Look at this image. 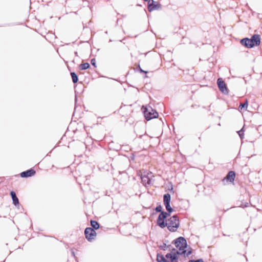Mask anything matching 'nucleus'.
I'll list each match as a JSON object with an SVG mask.
<instances>
[{
  "label": "nucleus",
  "mask_w": 262,
  "mask_h": 262,
  "mask_svg": "<svg viewBox=\"0 0 262 262\" xmlns=\"http://www.w3.org/2000/svg\"><path fill=\"white\" fill-rule=\"evenodd\" d=\"M145 1H147L148 0H144Z\"/></svg>",
  "instance_id": "2f4dec72"
},
{
  "label": "nucleus",
  "mask_w": 262,
  "mask_h": 262,
  "mask_svg": "<svg viewBox=\"0 0 262 262\" xmlns=\"http://www.w3.org/2000/svg\"><path fill=\"white\" fill-rule=\"evenodd\" d=\"M248 106V102L247 101H246V102H245L244 103H242L239 105V107L240 108V109L241 110H242L243 108H244L245 107H247Z\"/></svg>",
  "instance_id": "4be33fe9"
},
{
  "label": "nucleus",
  "mask_w": 262,
  "mask_h": 262,
  "mask_svg": "<svg viewBox=\"0 0 262 262\" xmlns=\"http://www.w3.org/2000/svg\"><path fill=\"white\" fill-rule=\"evenodd\" d=\"M167 247L166 244L164 243L163 246L161 247V249L165 250L164 248Z\"/></svg>",
  "instance_id": "cd10ccee"
},
{
  "label": "nucleus",
  "mask_w": 262,
  "mask_h": 262,
  "mask_svg": "<svg viewBox=\"0 0 262 262\" xmlns=\"http://www.w3.org/2000/svg\"><path fill=\"white\" fill-rule=\"evenodd\" d=\"M152 177L151 172H148L147 174L143 175L141 172H137V177H135L134 179L137 180L138 178L141 180L143 184L146 186L147 184L150 185L152 183Z\"/></svg>",
  "instance_id": "20e7f679"
},
{
  "label": "nucleus",
  "mask_w": 262,
  "mask_h": 262,
  "mask_svg": "<svg viewBox=\"0 0 262 262\" xmlns=\"http://www.w3.org/2000/svg\"><path fill=\"white\" fill-rule=\"evenodd\" d=\"M155 210L156 212H160L161 213V212H164V211L162 210V206L160 204L159 205H158L156 208H155Z\"/></svg>",
  "instance_id": "412c9836"
},
{
  "label": "nucleus",
  "mask_w": 262,
  "mask_h": 262,
  "mask_svg": "<svg viewBox=\"0 0 262 262\" xmlns=\"http://www.w3.org/2000/svg\"><path fill=\"white\" fill-rule=\"evenodd\" d=\"M71 75L72 76L73 82L74 83H76L78 81V77L77 75L74 72H72L71 73Z\"/></svg>",
  "instance_id": "6ab92c4d"
},
{
  "label": "nucleus",
  "mask_w": 262,
  "mask_h": 262,
  "mask_svg": "<svg viewBox=\"0 0 262 262\" xmlns=\"http://www.w3.org/2000/svg\"><path fill=\"white\" fill-rule=\"evenodd\" d=\"M191 253H192V250H191V249L190 248L189 250H187V252H186V253L185 254L186 257H188Z\"/></svg>",
  "instance_id": "b1692460"
},
{
  "label": "nucleus",
  "mask_w": 262,
  "mask_h": 262,
  "mask_svg": "<svg viewBox=\"0 0 262 262\" xmlns=\"http://www.w3.org/2000/svg\"><path fill=\"white\" fill-rule=\"evenodd\" d=\"M188 262H204L203 260L201 258L196 260H189Z\"/></svg>",
  "instance_id": "393cba45"
},
{
  "label": "nucleus",
  "mask_w": 262,
  "mask_h": 262,
  "mask_svg": "<svg viewBox=\"0 0 262 262\" xmlns=\"http://www.w3.org/2000/svg\"><path fill=\"white\" fill-rule=\"evenodd\" d=\"M138 70H139L140 71V72H141V73H145V74H146L147 73V71H144L143 70H142L140 68L139 65L138 66Z\"/></svg>",
  "instance_id": "a878e982"
},
{
  "label": "nucleus",
  "mask_w": 262,
  "mask_h": 262,
  "mask_svg": "<svg viewBox=\"0 0 262 262\" xmlns=\"http://www.w3.org/2000/svg\"><path fill=\"white\" fill-rule=\"evenodd\" d=\"M35 173V171L34 170L30 169L21 172L20 176L23 178H27L33 176Z\"/></svg>",
  "instance_id": "9b49d317"
},
{
  "label": "nucleus",
  "mask_w": 262,
  "mask_h": 262,
  "mask_svg": "<svg viewBox=\"0 0 262 262\" xmlns=\"http://www.w3.org/2000/svg\"><path fill=\"white\" fill-rule=\"evenodd\" d=\"M90 67V64L89 63H83V64H81L80 65V69L81 70H86L87 69H88Z\"/></svg>",
  "instance_id": "aec40b11"
},
{
  "label": "nucleus",
  "mask_w": 262,
  "mask_h": 262,
  "mask_svg": "<svg viewBox=\"0 0 262 262\" xmlns=\"http://www.w3.org/2000/svg\"><path fill=\"white\" fill-rule=\"evenodd\" d=\"M174 242L177 248H187V247L186 240L182 236L179 237Z\"/></svg>",
  "instance_id": "423d86ee"
},
{
  "label": "nucleus",
  "mask_w": 262,
  "mask_h": 262,
  "mask_svg": "<svg viewBox=\"0 0 262 262\" xmlns=\"http://www.w3.org/2000/svg\"><path fill=\"white\" fill-rule=\"evenodd\" d=\"M91 224L93 228L95 229H98L99 228V225L96 221H91Z\"/></svg>",
  "instance_id": "a211bd4d"
},
{
  "label": "nucleus",
  "mask_w": 262,
  "mask_h": 262,
  "mask_svg": "<svg viewBox=\"0 0 262 262\" xmlns=\"http://www.w3.org/2000/svg\"><path fill=\"white\" fill-rule=\"evenodd\" d=\"M170 215V214L169 213L164 211L161 212V213H160L158 217L165 221L166 218L169 216Z\"/></svg>",
  "instance_id": "dca6fc26"
},
{
  "label": "nucleus",
  "mask_w": 262,
  "mask_h": 262,
  "mask_svg": "<svg viewBox=\"0 0 262 262\" xmlns=\"http://www.w3.org/2000/svg\"><path fill=\"white\" fill-rule=\"evenodd\" d=\"M91 63L93 65L95 66V59H93L91 60Z\"/></svg>",
  "instance_id": "c85d7f7f"
},
{
  "label": "nucleus",
  "mask_w": 262,
  "mask_h": 262,
  "mask_svg": "<svg viewBox=\"0 0 262 262\" xmlns=\"http://www.w3.org/2000/svg\"><path fill=\"white\" fill-rule=\"evenodd\" d=\"M241 43L247 48H252L255 46H258L260 43V38L258 34H254L250 39L244 38L240 41Z\"/></svg>",
  "instance_id": "f257e3e1"
},
{
  "label": "nucleus",
  "mask_w": 262,
  "mask_h": 262,
  "mask_svg": "<svg viewBox=\"0 0 262 262\" xmlns=\"http://www.w3.org/2000/svg\"><path fill=\"white\" fill-rule=\"evenodd\" d=\"M176 251H177V250L176 249L172 248L171 249V252L169 253H173V254H176Z\"/></svg>",
  "instance_id": "bb28decb"
},
{
  "label": "nucleus",
  "mask_w": 262,
  "mask_h": 262,
  "mask_svg": "<svg viewBox=\"0 0 262 262\" xmlns=\"http://www.w3.org/2000/svg\"><path fill=\"white\" fill-rule=\"evenodd\" d=\"M168 229L171 232H175L179 228L180 225V221L178 216L177 215H174L171 216L167 221Z\"/></svg>",
  "instance_id": "f03ea898"
},
{
  "label": "nucleus",
  "mask_w": 262,
  "mask_h": 262,
  "mask_svg": "<svg viewBox=\"0 0 262 262\" xmlns=\"http://www.w3.org/2000/svg\"><path fill=\"white\" fill-rule=\"evenodd\" d=\"M171 196L169 193H166L163 195V203H170Z\"/></svg>",
  "instance_id": "2eb2a0df"
},
{
  "label": "nucleus",
  "mask_w": 262,
  "mask_h": 262,
  "mask_svg": "<svg viewBox=\"0 0 262 262\" xmlns=\"http://www.w3.org/2000/svg\"><path fill=\"white\" fill-rule=\"evenodd\" d=\"M178 255L173 253H167L165 255L166 258L170 259V262H178Z\"/></svg>",
  "instance_id": "9d476101"
},
{
  "label": "nucleus",
  "mask_w": 262,
  "mask_h": 262,
  "mask_svg": "<svg viewBox=\"0 0 262 262\" xmlns=\"http://www.w3.org/2000/svg\"><path fill=\"white\" fill-rule=\"evenodd\" d=\"M11 196L12 197V199L13 201V203L14 205L16 206L19 204V201L18 198H17L15 193L14 191H11L10 192Z\"/></svg>",
  "instance_id": "ddd939ff"
},
{
  "label": "nucleus",
  "mask_w": 262,
  "mask_h": 262,
  "mask_svg": "<svg viewBox=\"0 0 262 262\" xmlns=\"http://www.w3.org/2000/svg\"><path fill=\"white\" fill-rule=\"evenodd\" d=\"M157 225L161 228H164L166 227V226H167V221H165L164 220L158 217L157 219Z\"/></svg>",
  "instance_id": "f8f14e48"
},
{
  "label": "nucleus",
  "mask_w": 262,
  "mask_h": 262,
  "mask_svg": "<svg viewBox=\"0 0 262 262\" xmlns=\"http://www.w3.org/2000/svg\"><path fill=\"white\" fill-rule=\"evenodd\" d=\"M217 84L219 90L223 93L226 94L228 93V89L226 86V84L221 78H219L217 79Z\"/></svg>",
  "instance_id": "6e6552de"
},
{
  "label": "nucleus",
  "mask_w": 262,
  "mask_h": 262,
  "mask_svg": "<svg viewBox=\"0 0 262 262\" xmlns=\"http://www.w3.org/2000/svg\"><path fill=\"white\" fill-rule=\"evenodd\" d=\"M84 233L85 237L89 241H91L92 239H94L95 237L96 236V232L95 231L90 227L86 228L85 229Z\"/></svg>",
  "instance_id": "39448f33"
},
{
  "label": "nucleus",
  "mask_w": 262,
  "mask_h": 262,
  "mask_svg": "<svg viewBox=\"0 0 262 262\" xmlns=\"http://www.w3.org/2000/svg\"><path fill=\"white\" fill-rule=\"evenodd\" d=\"M164 205L165 206L166 209L167 211V212L170 214V213L173 212V209L171 207L170 203H164Z\"/></svg>",
  "instance_id": "f3484780"
},
{
  "label": "nucleus",
  "mask_w": 262,
  "mask_h": 262,
  "mask_svg": "<svg viewBox=\"0 0 262 262\" xmlns=\"http://www.w3.org/2000/svg\"><path fill=\"white\" fill-rule=\"evenodd\" d=\"M148 10L151 12L155 10H159L161 9L160 4L156 3L154 0H148Z\"/></svg>",
  "instance_id": "0eeeda50"
},
{
  "label": "nucleus",
  "mask_w": 262,
  "mask_h": 262,
  "mask_svg": "<svg viewBox=\"0 0 262 262\" xmlns=\"http://www.w3.org/2000/svg\"><path fill=\"white\" fill-rule=\"evenodd\" d=\"M237 133L241 139H243L244 136L243 128L241 129L239 131L237 132Z\"/></svg>",
  "instance_id": "5701e85b"
},
{
  "label": "nucleus",
  "mask_w": 262,
  "mask_h": 262,
  "mask_svg": "<svg viewBox=\"0 0 262 262\" xmlns=\"http://www.w3.org/2000/svg\"><path fill=\"white\" fill-rule=\"evenodd\" d=\"M142 111L147 120H150L158 117V112L150 106H142Z\"/></svg>",
  "instance_id": "7ed1b4c3"
},
{
  "label": "nucleus",
  "mask_w": 262,
  "mask_h": 262,
  "mask_svg": "<svg viewBox=\"0 0 262 262\" xmlns=\"http://www.w3.org/2000/svg\"><path fill=\"white\" fill-rule=\"evenodd\" d=\"M248 206V203H246V204L245 205V207Z\"/></svg>",
  "instance_id": "c756f323"
},
{
  "label": "nucleus",
  "mask_w": 262,
  "mask_h": 262,
  "mask_svg": "<svg viewBox=\"0 0 262 262\" xmlns=\"http://www.w3.org/2000/svg\"><path fill=\"white\" fill-rule=\"evenodd\" d=\"M133 156H134L133 154H132V160H133L134 158Z\"/></svg>",
  "instance_id": "7c9ffc66"
},
{
  "label": "nucleus",
  "mask_w": 262,
  "mask_h": 262,
  "mask_svg": "<svg viewBox=\"0 0 262 262\" xmlns=\"http://www.w3.org/2000/svg\"><path fill=\"white\" fill-rule=\"evenodd\" d=\"M179 249L176 251V254L179 255H184V256L186 257L185 254L187 252L186 248H178Z\"/></svg>",
  "instance_id": "4468645a"
},
{
  "label": "nucleus",
  "mask_w": 262,
  "mask_h": 262,
  "mask_svg": "<svg viewBox=\"0 0 262 262\" xmlns=\"http://www.w3.org/2000/svg\"><path fill=\"white\" fill-rule=\"evenodd\" d=\"M235 177V173L233 171L228 172L227 175L222 180V182L225 184V181L233 182Z\"/></svg>",
  "instance_id": "1a4fd4ad"
}]
</instances>
